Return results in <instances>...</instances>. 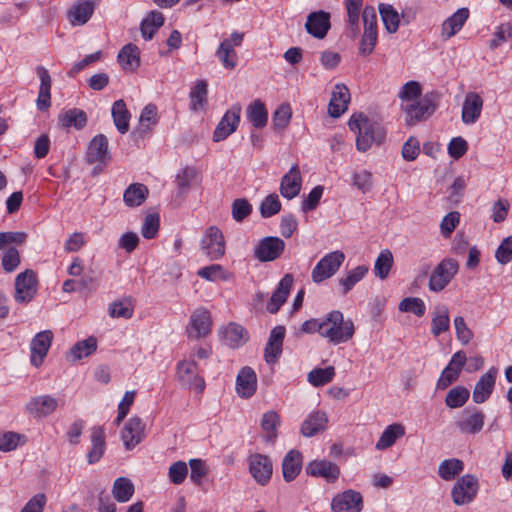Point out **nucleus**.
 Instances as JSON below:
<instances>
[{
  "label": "nucleus",
  "instance_id": "a19ab883",
  "mask_svg": "<svg viewBox=\"0 0 512 512\" xmlns=\"http://www.w3.org/2000/svg\"><path fill=\"white\" fill-rule=\"evenodd\" d=\"M148 193V188L144 184L133 183L124 191V203L129 207L140 206L146 200Z\"/></svg>",
  "mask_w": 512,
  "mask_h": 512
},
{
  "label": "nucleus",
  "instance_id": "680f3d73",
  "mask_svg": "<svg viewBox=\"0 0 512 512\" xmlns=\"http://www.w3.org/2000/svg\"><path fill=\"white\" fill-rule=\"evenodd\" d=\"M231 213L236 222H242L252 213V205L245 198L235 199L231 206Z\"/></svg>",
  "mask_w": 512,
  "mask_h": 512
},
{
  "label": "nucleus",
  "instance_id": "423d86ee",
  "mask_svg": "<svg viewBox=\"0 0 512 512\" xmlns=\"http://www.w3.org/2000/svg\"><path fill=\"white\" fill-rule=\"evenodd\" d=\"M478 489L479 483L477 477L472 474L463 475L456 481L452 488V500L458 506L469 504L476 497Z\"/></svg>",
  "mask_w": 512,
  "mask_h": 512
},
{
  "label": "nucleus",
  "instance_id": "5fc2aeb1",
  "mask_svg": "<svg viewBox=\"0 0 512 512\" xmlns=\"http://www.w3.org/2000/svg\"><path fill=\"white\" fill-rule=\"evenodd\" d=\"M470 392L464 386H456L452 388L445 397V404L449 408H460L469 399Z\"/></svg>",
  "mask_w": 512,
  "mask_h": 512
},
{
  "label": "nucleus",
  "instance_id": "5701e85b",
  "mask_svg": "<svg viewBox=\"0 0 512 512\" xmlns=\"http://www.w3.org/2000/svg\"><path fill=\"white\" fill-rule=\"evenodd\" d=\"M285 332L286 330L284 326H276L271 330L268 342L264 349L265 361L268 364L276 363L281 356Z\"/></svg>",
  "mask_w": 512,
  "mask_h": 512
},
{
  "label": "nucleus",
  "instance_id": "69168bd1",
  "mask_svg": "<svg viewBox=\"0 0 512 512\" xmlns=\"http://www.w3.org/2000/svg\"><path fill=\"white\" fill-rule=\"evenodd\" d=\"M259 209L263 218H269L281 210V202L276 194H270L262 201Z\"/></svg>",
  "mask_w": 512,
  "mask_h": 512
},
{
  "label": "nucleus",
  "instance_id": "a18cd8bd",
  "mask_svg": "<svg viewBox=\"0 0 512 512\" xmlns=\"http://www.w3.org/2000/svg\"><path fill=\"white\" fill-rule=\"evenodd\" d=\"M464 470V463L457 458L446 459L439 464L438 474L445 481H451Z\"/></svg>",
  "mask_w": 512,
  "mask_h": 512
},
{
  "label": "nucleus",
  "instance_id": "ddd939ff",
  "mask_svg": "<svg viewBox=\"0 0 512 512\" xmlns=\"http://www.w3.org/2000/svg\"><path fill=\"white\" fill-rule=\"evenodd\" d=\"M249 472L254 480L264 486L266 485L272 476L273 466L268 456L263 454H252L248 458Z\"/></svg>",
  "mask_w": 512,
  "mask_h": 512
},
{
  "label": "nucleus",
  "instance_id": "0eeeda50",
  "mask_svg": "<svg viewBox=\"0 0 512 512\" xmlns=\"http://www.w3.org/2000/svg\"><path fill=\"white\" fill-rule=\"evenodd\" d=\"M458 269L459 265L455 259H443L430 276L429 289L433 292L442 291L457 274Z\"/></svg>",
  "mask_w": 512,
  "mask_h": 512
},
{
  "label": "nucleus",
  "instance_id": "f8f14e48",
  "mask_svg": "<svg viewBox=\"0 0 512 512\" xmlns=\"http://www.w3.org/2000/svg\"><path fill=\"white\" fill-rule=\"evenodd\" d=\"M240 114V104H234L229 110L226 111L214 130V142H220L236 131L240 123Z\"/></svg>",
  "mask_w": 512,
  "mask_h": 512
},
{
  "label": "nucleus",
  "instance_id": "4be33fe9",
  "mask_svg": "<svg viewBox=\"0 0 512 512\" xmlns=\"http://www.w3.org/2000/svg\"><path fill=\"white\" fill-rule=\"evenodd\" d=\"M302 187V177L297 164L292 165L280 183V194L289 200L299 195Z\"/></svg>",
  "mask_w": 512,
  "mask_h": 512
},
{
  "label": "nucleus",
  "instance_id": "338daca9",
  "mask_svg": "<svg viewBox=\"0 0 512 512\" xmlns=\"http://www.w3.org/2000/svg\"><path fill=\"white\" fill-rule=\"evenodd\" d=\"M512 37V25L510 23H502L497 28L490 40L491 49H496L504 42Z\"/></svg>",
  "mask_w": 512,
  "mask_h": 512
},
{
  "label": "nucleus",
  "instance_id": "603ef678",
  "mask_svg": "<svg viewBox=\"0 0 512 512\" xmlns=\"http://www.w3.org/2000/svg\"><path fill=\"white\" fill-rule=\"evenodd\" d=\"M97 348V340L95 337L90 336L85 340L77 342L70 350L69 357L73 361L80 360L94 353Z\"/></svg>",
  "mask_w": 512,
  "mask_h": 512
},
{
  "label": "nucleus",
  "instance_id": "de8ad7c7",
  "mask_svg": "<svg viewBox=\"0 0 512 512\" xmlns=\"http://www.w3.org/2000/svg\"><path fill=\"white\" fill-rule=\"evenodd\" d=\"M393 255L389 249L382 250L374 263V274L376 277L384 280L388 277L393 266Z\"/></svg>",
  "mask_w": 512,
  "mask_h": 512
},
{
  "label": "nucleus",
  "instance_id": "052dcab7",
  "mask_svg": "<svg viewBox=\"0 0 512 512\" xmlns=\"http://www.w3.org/2000/svg\"><path fill=\"white\" fill-rule=\"evenodd\" d=\"M25 443L26 438L24 435L16 433V432H5L0 434V451L2 452H10L15 450L20 443Z\"/></svg>",
  "mask_w": 512,
  "mask_h": 512
},
{
  "label": "nucleus",
  "instance_id": "0e129e2a",
  "mask_svg": "<svg viewBox=\"0 0 512 512\" xmlns=\"http://www.w3.org/2000/svg\"><path fill=\"white\" fill-rule=\"evenodd\" d=\"M140 128L146 132L151 129V126L157 123V107L154 104L146 105L139 117Z\"/></svg>",
  "mask_w": 512,
  "mask_h": 512
},
{
  "label": "nucleus",
  "instance_id": "79ce46f5",
  "mask_svg": "<svg viewBox=\"0 0 512 512\" xmlns=\"http://www.w3.org/2000/svg\"><path fill=\"white\" fill-rule=\"evenodd\" d=\"M405 434V428L400 423H394L386 427L376 443L377 450H385L391 447L398 438Z\"/></svg>",
  "mask_w": 512,
  "mask_h": 512
},
{
  "label": "nucleus",
  "instance_id": "f704fd0d",
  "mask_svg": "<svg viewBox=\"0 0 512 512\" xmlns=\"http://www.w3.org/2000/svg\"><path fill=\"white\" fill-rule=\"evenodd\" d=\"M90 438L92 447L87 454V461L89 464H94L102 458L106 448L104 428L101 426L93 427Z\"/></svg>",
  "mask_w": 512,
  "mask_h": 512
},
{
  "label": "nucleus",
  "instance_id": "774afa93",
  "mask_svg": "<svg viewBox=\"0 0 512 512\" xmlns=\"http://www.w3.org/2000/svg\"><path fill=\"white\" fill-rule=\"evenodd\" d=\"M498 263L505 265L512 259V235L504 238L495 252Z\"/></svg>",
  "mask_w": 512,
  "mask_h": 512
},
{
  "label": "nucleus",
  "instance_id": "bf43d9fd",
  "mask_svg": "<svg viewBox=\"0 0 512 512\" xmlns=\"http://www.w3.org/2000/svg\"><path fill=\"white\" fill-rule=\"evenodd\" d=\"M292 117V110L289 104H281L273 113L272 125L275 130L285 129Z\"/></svg>",
  "mask_w": 512,
  "mask_h": 512
},
{
  "label": "nucleus",
  "instance_id": "e433bc0d",
  "mask_svg": "<svg viewBox=\"0 0 512 512\" xmlns=\"http://www.w3.org/2000/svg\"><path fill=\"white\" fill-rule=\"evenodd\" d=\"M38 75L40 77L41 83L37 98V107L39 110L44 111L51 105V77L48 71L43 67L38 68Z\"/></svg>",
  "mask_w": 512,
  "mask_h": 512
},
{
  "label": "nucleus",
  "instance_id": "7ed1b4c3",
  "mask_svg": "<svg viewBox=\"0 0 512 512\" xmlns=\"http://www.w3.org/2000/svg\"><path fill=\"white\" fill-rule=\"evenodd\" d=\"M439 100L440 94L436 91H430L412 103H401V109L406 114V123L415 125L418 122L426 121L436 111Z\"/></svg>",
  "mask_w": 512,
  "mask_h": 512
},
{
  "label": "nucleus",
  "instance_id": "13d9d810",
  "mask_svg": "<svg viewBox=\"0 0 512 512\" xmlns=\"http://www.w3.org/2000/svg\"><path fill=\"white\" fill-rule=\"evenodd\" d=\"M217 56L225 68L233 69L236 66V53L232 47V43L228 39L220 43Z\"/></svg>",
  "mask_w": 512,
  "mask_h": 512
},
{
  "label": "nucleus",
  "instance_id": "3c124183",
  "mask_svg": "<svg viewBox=\"0 0 512 512\" xmlns=\"http://www.w3.org/2000/svg\"><path fill=\"white\" fill-rule=\"evenodd\" d=\"M280 425V417L274 411L266 412L261 420V427L264 431V439L267 442H274L277 437V427Z\"/></svg>",
  "mask_w": 512,
  "mask_h": 512
},
{
  "label": "nucleus",
  "instance_id": "6e6d98bb",
  "mask_svg": "<svg viewBox=\"0 0 512 512\" xmlns=\"http://www.w3.org/2000/svg\"><path fill=\"white\" fill-rule=\"evenodd\" d=\"M335 375L333 366L316 368L308 373V381L315 387L323 386L332 381Z\"/></svg>",
  "mask_w": 512,
  "mask_h": 512
},
{
  "label": "nucleus",
  "instance_id": "473e14b6",
  "mask_svg": "<svg viewBox=\"0 0 512 512\" xmlns=\"http://www.w3.org/2000/svg\"><path fill=\"white\" fill-rule=\"evenodd\" d=\"M431 334L434 337L440 336L442 333L450 329L449 308L445 304H438L432 311Z\"/></svg>",
  "mask_w": 512,
  "mask_h": 512
},
{
  "label": "nucleus",
  "instance_id": "20e7f679",
  "mask_svg": "<svg viewBox=\"0 0 512 512\" xmlns=\"http://www.w3.org/2000/svg\"><path fill=\"white\" fill-rule=\"evenodd\" d=\"M345 260V254L336 250L326 254L315 265L311 272V278L314 283H321L331 278L339 270Z\"/></svg>",
  "mask_w": 512,
  "mask_h": 512
},
{
  "label": "nucleus",
  "instance_id": "1a4fd4ad",
  "mask_svg": "<svg viewBox=\"0 0 512 512\" xmlns=\"http://www.w3.org/2000/svg\"><path fill=\"white\" fill-rule=\"evenodd\" d=\"M200 248L209 259H220L225 254V240L221 230L210 226L201 239Z\"/></svg>",
  "mask_w": 512,
  "mask_h": 512
},
{
  "label": "nucleus",
  "instance_id": "58836bf2",
  "mask_svg": "<svg viewBox=\"0 0 512 512\" xmlns=\"http://www.w3.org/2000/svg\"><path fill=\"white\" fill-rule=\"evenodd\" d=\"M223 340L230 347H239L248 340V333L241 325L229 323L223 330Z\"/></svg>",
  "mask_w": 512,
  "mask_h": 512
},
{
  "label": "nucleus",
  "instance_id": "7c9ffc66",
  "mask_svg": "<svg viewBox=\"0 0 512 512\" xmlns=\"http://www.w3.org/2000/svg\"><path fill=\"white\" fill-rule=\"evenodd\" d=\"M469 17V10L467 8L458 9L452 16L447 18L441 28V37L448 40L461 30Z\"/></svg>",
  "mask_w": 512,
  "mask_h": 512
},
{
  "label": "nucleus",
  "instance_id": "4c0bfd02",
  "mask_svg": "<svg viewBox=\"0 0 512 512\" xmlns=\"http://www.w3.org/2000/svg\"><path fill=\"white\" fill-rule=\"evenodd\" d=\"M369 268L365 265H359L347 272V274L338 279L342 295H346L353 287L360 282L368 273Z\"/></svg>",
  "mask_w": 512,
  "mask_h": 512
},
{
  "label": "nucleus",
  "instance_id": "72a5a7b5",
  "mask_svg": "<svg viewBox=\"0 0 512 512\" xmlns=\"http://www.w3.org/2000/svg\"><path fill=\"white\" fill-rule=\"evenodd\" d=\"M327 423L328 418L325 412H312L303 421L301 426V433L305 437H312L317 433L324 431L327 427Z\"/></svg>",
  "mask_w": 512,
  "mask_h": 512
},
{
  "label": "nucleus",
  "instance_id": "39448f33",
  "mask_svg": "<svg viewBox=\"0 0 512 512\" xmlns=\"http://www.w3.org/2000/svg\"><path fill=\"white\" fill-rule=\"evenodd\" d=\"M86 160L90 164H97L93 168V175L102 172L101 165H106L110 160V152L108 147V139L103 134H98L92 138L88 145Z\"/></svg>",
  "mask_w": 512,
  "mask_h": 512
},
{
  "label": "nucleus",
  "instance_id": "c756f323",
  "mask_svg": "<svg viewBox=\"0 0 512 512\" xmlns=\"http://www.w3.org/2000/svg\"><path fill=\"white\" fill-rule=\"evenodd\" d=\"M303 458L300 451L290 450L282 461V473L286 482L293 481L302 470Z\"/></svg>",
  "mask_w": 512,
  "mask_h": 512
},
{
  "label": "nucleus",
  "instance_id": "cd10ccee",
  "mask_svg": "<svg viewBox=\"0 0 512 512\" xmlns=\"http://www.w3.org/2000/svg\"><path fill=\"white\" fill-rule=\"evenodd\" d=\"M257 377L250 367H243L236 378V391L242 398H250L256 391Z\"/></svg>",
  "mask_w": 512,
  "mask_h": 512
},
{
  "label": "nucleus",
  "instance_id": "e2e57ef3",
  "mask_svg": "<svg viewBox=\"0 0 512 512\" xmlns=\"http://www.w3.org/2000/svg\"><path fill=\"white\" fill-rule=\"evenodd\" d=\"M399 310L403 312H412L416 316L421 317L425 314L426 306L422 299L414 297L404 298L399 303Z\"/></svg>",
  "mask_w": 512,
  "mask_h": 512
},
{
  "label": "nucleus",
  "instance_id": "2eb2a0df",
  "mask_svg": "<svg viewBox=\"0 0 512 512\" xmlns=\"http://www.w3.org/2000/svg\"><path fill=\"white\" fill-rule=\"evenodd\" d=\"M145 437V423L138 416L131 417L124 425L121 439L127 450L136 447Z\"/></svg>",
  "mask_w": 512,
  "mask_h": 512
},
{
  "label": "nucleus",
  "instance_id": "a211bd4d",
  "mask_svg": "<svg viewBox=\"0 0 512 512\" xmlns=\"http://www.w3.org/2000/svg\"><path fill=\"white\" fill-rule=\"evenodd\" d=\"M53 341V333L50 330H44L37 333L30 343L31 364L39 367L46 357Z\"/></svg>",
  "mask_w": 512,
  "mask_h": 512
},
{
  "label": "nucleus",
  "instance_id": "c85d7f7f",
  "mask_svg": "<svg viewBox=\"0 0 512 512\" xmlns=\"http://www.w3.org/2000/svg\"><path fill=\"white\" fill-rule=\"evenodd\" d=\"M349 101L350 93L348 88L343 84H337L329 102V115L334 118L341 116L347 110Z\"/></svg>",
  "mask_w": 512,
  "mask_h": 512
},
{
  "label": "nucleus",
  "instance_id": "49530a36",
  "mask_svg": "<svg viewBox=\"0 0 512 512\" xmlns=\"http://www.w3.org/2000/svg\"><path fill=\"white\" fill-rule=\"evenodd\" d=\"M59 119L63 127H74L78 130L82 129L87 123L86 113L77 108L65 111L59 116Z\"/></svg>",
  "mask_w": 512,
  "mask_h": 512
},
{
  "label": "nucleus",
  "instance_id": "f257e3e1",
  "mask_svg": "<svg viewBox=\"0 0 512 512\" xmlns=\"http://www.w3.org/2000/svg\"><path fill=\"white\" fill-rule=\"evenodd\" d=\"M348 126L351 131L357 133L356 148L360 152H366L372 143L381 144L386 136L383 126L370 120L363 113L352 115Z\"/></svg>",
  "mask_w": 512,
  "mask_h": 512
},
{
  "label": "nucleus",
  "instance_id": "9b49d317",
  "mask_svg": "<svg viewBox=\"0 0 512 512\" xmlns=\"http://www.w3.org/2000/svg\"><path fill=\"white\" fill-rule=\"evenodd\" d=\"M285 249V242L274 236L261 239L255 248L254 256L260 262H270L278 259Z\"/></svg>",
  "mask_w": 512,
  "mask_h": 512
},
{
  "label": "nucleus",
  "instance_id": "6ab92c4d",
  "mask_svg": "<svg viewBox=\"0 0 512 512\" xmlns=\"http://www.w3.org/2000/svg\"><path fill=\"white\" fill-rule=\"evenodd\" d=\"M58 407V401L50 395L32 397L25 404V412L34 418L51 415Z\"/></svg>",
  "mask_w": 512,
  "mask_h": 512
},
{
  "label": "nucleus",
  "instance_id": "6e6552de",
  "mask_svg": "<svg viewBox=\"0 0 512 512\" xmlns=\"http://www.w3.org/2000/svg\"><path fill=\"white\" fill-rule=\"evenodd\" d=\"M38 280L36 273L27 269L15 279L14 298L17 303H29L37 293Z\"/></svg>",
  "mask_w": 512,
  "mask_h": 512
},
{
  "label": "nucleus",
  "instance_id": "f3484780",
  "mask_svg": "<svg viewBox=\"0 0 512 512\" xmlns=\"http://www.w3.org/2000/svg\"><path fill=\"white\" fill-rule=\"evenodd\" d=\"M466 362L467 357L463 351H457L454 353L437 381V388L445 389L453 382H455L458 379Z\"/></svg>",
  "mask_w": 512,
  "mask_h": 512
},
{
  "label": "nucleus",
  "instance_id": "b1692460",
  "mask_svg": "<svg viewBox=\"0 0 512 512\" xmlns=\"http://www.w3.org/2000/svg\"><path fill=\"white\" fill-rule=\"evenodd\" d=\"M178 379L183 386L195 388L202 392L205 387L204 380L197 374V365L195 362H180L177 366Z\"/></svg>",
  "mask_w": 512,
  "mask_h": 512
},
{
  "label": "nucleus",
  "instance_id": "bb28decb",
  "mask_svg": "<svg viewBox=\"0 0 512 512\" xmlns=\"http://www.w3.org/2000/svg\"><path fill=\"white\" fill-rule=\"evenodd\" d=\"M483 108V99L475 92L466 94L462 106V121L464 124H474L480 117Z\"/></svg>",
  "mask_w": 512,
  "mask_h": 512
},
{
  "label": "nucleus",
  "instance_id": "4468645a",
  "mask_svg": "<svg viewBox=\"0 0 512 512\" xmlns=\"http://www.w3.org/2000/svg\"><path fill=\"white\" fill-rule=\"evenodd\" d=\"M211 315L205 308H197L190 316L187 333L190 338L206 337L211 331Z\"/></svg>",
  "mask_w": 512,
  "mask_h": 512
},
{
  "label": "nucleus",
  "instance_id": "ea45409f",
  "mask_svg": "<svg viewBox=\"0 0 512 512\" xmlns=\"http://www.w3.org/2000/svg\"><path fill=\"white\" fill-rule=\"evenodd\" d=\"M246 116L255 128H263L267 124L268 113L264 103L259 99L254 100L248 105L246 109Z\"/></svg>",
  "mask_w": 512,
  "mask_h": 512
},
{
  "label": "nucleus",
  "instance_id": "09e8293b",
  "mask_svg": "<svg viewBox=\"0 0 512 512\" xmlns=\"http://www.w3.org/2000/svg\"><path fill=\"white\" fill-rule=\"evenodd\" d=\"M207 93V83L204 80L197 81L190 91L191 110L198 111L205 107L207 104Z\"/></svg>",
  "mask_w": 512,
  "mask_h": 512
},
{
  "label": "nucleus",
  "instance_id": "864d4df0",
  "mask_svg": "<svg viewBox=\"0 0 512 512\" xmlns=\"http://www.w3.org/2000/svg\"><path fill=\"white\" fill-rule=\"evenodd\" d=\"M379 12L386 30L395 33L398 30L400 17L398 12L390 4H380Z\"/></svg>",
  "mask_w": 512,
  "mask_h": 512
},
{
  "label": "nucleus",
  "instance_id": "9d476101",
  "mask_svg": "<svg viewBox=\"0 0 512 512\" xmlns=\"http://www.w3.org/2000/svg\"><path fill=\"white\" fill-rule=\"evenodd\" d=\"M485 422V414L475 406L463 409L456 427L462 434L475 435L482 431Z\"/></svg>",
  "mask_w": 512,
  "mask_h": 512
},
{
  "label": "nucleus",
  "instance_id": "c03bdc74",
  "mask_svg": "<svg viewBox=\"0 0 512 512\" xmlns=\"http://www.w3.org/2000/svg\"><path fill=\"white\" fill-rule=\"evenodd\" d=\"M134 493V485L129 478H117L112 487V494L116 501L120 503L128 502Z\"/></svg>",
  "mask_w": 512,
  "mask_h": 512
},
{
  "label": "nucleus",
  "instance_id": "dca6fc26",
  "mask_svg": "<svg viewBox=\"0 0 512 512\" xmlns=\"http://www.w3.org/2000/svg\"><path fill=\"white\" fill-rule=\"evenodd\" d=\"M362 508V495L351 489L337 494L331 502L333 512H360Z\"/></svg>",
  "mask_w": 512,
  "mask_h": 512
},
{
  "label": "nucleus",
  "instance_id": "f03ea898",
  "mask_svg": "<svg viewBox=\"0 0 512 512\" xmlns=\"http://www.w3.org/2000/svg\"><path fill=\"white\" fill-rule=\"evenodd\" d=\"M322 337L330 343L338 345L351 340L355 333V326L351 319H344L339 310H333L323 319Z\"/></svg>",
  "mask_w": 512,
  "mask_h": 512
},
{
  "label": "nucleus",
  "instance_id": "8fccbe9b",
  "mask_svg": "<svg viewBox=\"0 0 512 512\" xmlns=\"http://www.w3.org/2000/svg\"><path fill=\"white\" fill-rule=\"evenodd\" d=\"M362 0H345V6L348 14V29L352 37L359 33V14L362 8Z\"/></svg>",
  "mask_w": 512,
  "mask_h": 512
},
{
  "label": "nucleus",
  "instance_id": "a878e982",
  "mask_svg": "<svg viewBox=\"0 0 512 512\" xmlns=\"http://www.w3.org/2000/svg\"><path fill=\"white\" fill-rule=\"evenodd\" d=\"M305 28L307 32L315 38H324L330 28L329 13L321 10L310 13L307 17Z\"/></svg>",
  "mask_w": 512,
  "mask_h": 512
},
{
  "label": "nucleus",
  "instance_id": "4d7b16f0",
  "mask_svg": "<svg viewBox=\"0 0 512 512\" xmlns=\"http://www.w3.org/2000/svg\"><path fill=\"white\" fill-rule=\"evenodd\" d=\"M422 88L419 82L409 81L405 83L398 93L401 103H412L422 96Z\"/></svg>",
  "mask_w": 512,
  "mask_h": 512
},
{
  "label": "nucleus",
  "instance_id": "393cba45",
  "mask_svg": "<svg viewBox=\"0 0 512 512\" xmlns=\"http://www.w3.org/2000/svg\"><path fill=\"white\" fill-rule=\"evenodd\" d=\"M293 275L285 274L284 277L280 280L277 288L273 292L270 300L266 305V309L271 314H275L279 311L281 306L286 302V299L290 293L292 284H293Z\"/></svg>",
  "mask_w": 512,
  "mask_h": 512
},
{
  "label": "nucleus",
  "instance_id": "aec40b11",
  "mask_svg": "<svg viewBox=\"0 0 512 512\" xmlns=\"http://www.w3.org/2000/svg\"><path fill=\"white\" fill-rule=\"evenodd\" d=\"M497 375L498 369L493 366L476 382L472 393V399L476 404L484 403L490 397L495 387Z\"/></svg>",
  "mask_w": 512,
  "mask_h": 512
},
{
  "label": "nucleus",
  "instance_id": "37998d69",
  "mask_svg": "<svg viewBox=\"0 0 512 512\" xmlns=\"http://www.w3.org/2000/svg\"><path fill=\"white\" fill-rule=\"evenodd\" d=\"M112 117L117 130L125 134L129 130L130 113L126 107L125 102L120 99L113 103Z\"/></svg>",
  "mask_w": 512,
  "mask_h": 512
},
{
  "label": "nucleus",
  "instance_id": "c9c22d12",
  "mask_svg": "<svg viewBox=\"0 0 512 512\" xmlns=\"http://www.w3.org/2000/svg\"><path fill=\"white\" fill-rule=\"evenodd\" d=\"M117 58L124 70L134 71L140 65V50L136 45L129 43L122 47Z\"/></svg>",
  "mask_w": 512,
  "mask_h": 512
},
{
  "label": "nucleus",
  "instance_id": "2f4dec72",
  "mask_svg": "<svg viewBox=\"0 0 512 512\" xmlns=\"http://www.w3.org/2000/svg\"><path fill=\"white\" fill-rule=\"evenodd\" d=\"M98 0H78L69 10L68 16L73 25H84L92 16Z\"/></svg>",
  "mask_w": 512,
  "mask_h": 512
},
{
  "label": "nucleus",
  "instance_id": "412c9836",
  "mask_svg": "<svg viewBox=\"0 0 512 512\" xmlns=\"http://www.w3.org/2000/svg\"><path fill=\"white\" fill-rule=\"evenodd\" d=\"M305 471L308 475L324 478L329 483H334L340 475L338 465L325 459L308 462Z\"/></svg>",
  "mask_w": 512,
  "mask_h": 512
}]
</instances>
